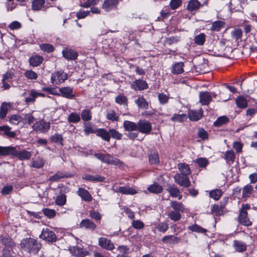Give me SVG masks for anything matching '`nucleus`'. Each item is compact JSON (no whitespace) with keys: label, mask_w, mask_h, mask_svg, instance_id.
<instances>
[{"label":"nucleus","mask_w":257,"mask_h":257,"mask_svg":"<svg viewBox=\"0 0 257 257\" xmlns=\"http://www.w3.org/2000/svg\"><path fill=\"white\" fill-rule=\"evenodd\" d=\"M195 162L201 168H205L209 164L208 161L206 159L203 158L197 159L195 161Z\"/></svg>","instance_id":"obj_63"},{"label":"nucleus","mask_w":257,"mask_h":257,"mask_svg":"<svg viewBox=\"0 0 257 257\" xmlns=\"http://www.w3.org/2000/svg\"><path fill=\"white\" fill-rule=\"evenodd\" d=\"M229 119L226 116H221L219 117L216 121L214 122V125L215 126H220L227 122H228Z\"/></svg>","instance_id":"obj_49"},{"label":"nucleus","mask_w":257,"mask_h":257,"mask_svg":"<svg viewBox=\"0 0 257 257\" xmlns=\"http://www.w3.org/2000/svg\"><path fill=\"white\" fill-rule=\"evenodd\" d=\"M11 104L7 102H3L0 107V118L4 119L6 117L9 108L10 107Z\"/></svg>","instance_id":"obj_30"},{"label":"nucleus","mask_w":257,"mask_h":257,"mask_svg":"<svg viewBox=\"0 0 257 257\" xmlns=\"http://www.w3.org/2000/svg\"><path fill=\"white\" fill-rule=\"evenodd\" d=\"M149 161L151 164H158L159 163L158 154L156 152L152 153L149 156Z\"/></svg>","instance_id":"obj_60"},{"label":"nucleus","mask_w":257,"mask_h":257,"mask_svg":"<svg viewBox=\"0 0 257 257\" xmlns=\"http://www.w3.org/2000/svg\"><path fill=\"white\" fill-rule=\"evenodd\" d=\"M137 124L138 130L143 134H149L152 130L151 123L146 120H140Z\"/></svg>","instance_id":"obj_9"},{"label":"nucleus","mask_w":257,"mask_h":257,"mask_svg":"<svg viewBox=\"0 0 257 257\" xmlns=\"http://www.w3.org/2000/svg\"><path fill=\"white\" fill-rule=\"evenodd\" d=\"M224 159L227 162L233 163L235 160V154L233 151L230 150L226 151L224 155Z\"/></svg>","instance_id":"obj_52"},{"label":"nucleus","mask_w":257,"mask_h":257,"mask_svg":"<svg viewBox=\"0 0 257 257\" xmlns=\"http://www.w3.org/2000/svg\"><path fill=\"white\" fill-rule=\"evenodd\" d=\"M36 118L32 115L31 113H28L24 115L23 117V121L27 122L29 125L34 124Z\"/></svg>","instance_id":"obj_62"},{"label":"nucleus","mask_w":257,"mask_h":257,"mask_svg":"<svg viewBox=\"0 0 257 257\" xmlns=\"http://www.w3.org/2000/svg\"><path fill=\"white\" fill-rule=\"evenodd\" d=\"M45 0H34L32 3V9L34 11H39L43 7Z\"/></svg>","instance_id":"obj_41"},{"label":"nucleus","mask_w":257,"mask_h":257,"mask_svg":"<svg viewBox=\"0 0 257 257\" xmlns=\"http://www.w3.org/2000/svg\"><path fill=\"white\" fill-rule=\"evenodd\" d=\"M132 88L136 90H144L148 88V84L145 81L139 79L133 83Z\"/></svg>","instance_id":"obj_18"},{"label":"nucleus","mask_w":257,"mask_h":257,"mask_svg":"<svg viewBox=\"0 0 257 257\" xmlns=\"http://www.w3.org/2000/svg\"><path fill=\"white\" fill-rule=\"evenodd\" d=\"M169 217L174 221L179 220L181 218V215L180 212L178 211H171L168 214Z\"/></svg>","instance_id":"obj_53"},{"label":"nucleus","mask_w":257,"mask_h":257,"mask_svg":"<svg viewBox=\"0 0 257 257\" xmlns=\"http://www.w3.org/2000/svg\"><path fill=\"white\" fill-rule=\"evenodd\" d=\"M96 135L101 137L103 140L106 142L110 141L109 131L107 132L104 128H99L96 130Z\"/></svg>","instance_id":"obj_27"},{"label":"nucleus","mask_w":257,"mask_h":257,"mask_svg":"<svg viewBox=\"0 0 257 257\" xmlns=\"http://www.w3.org/2000/svg\"><path fill=\"white\" fill-rule=\"evenodd\" d=\"M43 61V58L40 55H34L29 59L30 64L33 67L39 66Z\"/></svg>","instance_id":"obj_29"},{"label":"nucleus","mask_w":257,"mask_h":257,"mask_svg":"<svg viewBox=\"0 0 257 257\" xmlns=\"http://www.w3.org/2000/svg\"><path fill=\"white\" fill-rule=\"evenodd\" d=\"M81 116L83 120L88 121L91 119V111L89 109L83 110L81 113Z\"/></svg>","instance_id":"obj_55"},{"label":"nucleus","mask_w":257,"mask_h":257,"mask_svg":"<svg viewBox=\"0 0 257 257\" xmlns=\"http://www.w3.org/2000/svg\"><path fill=\"white\" fill-rule=\"evenodd\" d=\"M231 36L236 41L240 39L242 36V31L240 29H235L231 32Z\"/></svg>","instance_id":"obj_59"},{"label":"nucleus","mask_w":257,"mask_h":257,"mask_svg":"<svg viewBox=\"0 0 257 257\" xmlns=\"http://www.w3.org/2000/svg\"><path fill=\"white\" fill-rule=\"evenodd\" d=\"M110 138L111 137L113 139L120 140L122 138V134L119 133L115 129L112 128L109 130Z\"/></svg>","instance_id":"obj_57"},{"label":"nucleus","mask_w":257,"mask_h":257,"mask_svg":"<svg viewBox=\"0 0 257 257\" xmlns=\"http://www.w3.org/2000/svg\"><path fill=\"white\" fill-rule=\"evenodd\" d=\"M188 229L190 230H192V231L197 232L198 233H205L207 231L206 229H204L197 224L189 226L188 227Z\"/></svg>","instance_id":"obj_56"},{"label":"nucleus","mask_w":257,"mask_h":257,"mask_svg":"<svg viewBox=\"0 0 257 257\" xmlns=\"http://www.w3.org/2000/svg\"><path fill=\"white\" fill-rule=\"evenodd\" d=\"M202 113L201 111L191 110L188 113V116L190 120L197 121L202 117Z\"/></svg>","instance_id":"obj_36"},{"label":"nucleus","mask_w":257,"mask_h":257,"mask_svg":"<svg viewBox=\"0 0 257 257\" xmlns=\"http://www.w3.org/2000/svg\"><path fill=\"white\" fill-rule=\"evenodd\" d=\"M224 24V23L221 21H216L212 23L210 30L212 31H219L223 28Z\"/></svg>","instance_id":"obj_43"},{"label":"nucleus","mask_w":257,"mask_h":257,"mask_svg":"<svg viewBox=\"0 0 257 257\" xmlns=\"http://www.w3.org/2000/svg\"><path fill=\"white\" fill-rule=\"evenodd\" d=\"M81 118L80 115L76 112L71 113L67 117V120L71 123H78L80 121Z\"/></svg>","instance_id":"obj_40"},{"label":"nucleus","mask_w":257,"mask_h":257,"mask_svg":"<svg viewBox=\"0 0 257 257\" xmlns=\"http://www.w3.org/2000/svg\"><path fill=\"white\" fill-rule=\"evenodd\" d=\"M45 162L42 158H38L37 160L33 161L32 166L36 168H40L44 165Z\"/></svg>","instance_id":"obj_64"},{"label":"nucleus","mask_w":257,"mask_h":257,"mask_svg":"<svg viewBox=\"0 0 257 257\" xmlns=\"http://www.w3.org/2000/svg\"><path fill=\"white\" fill-rule=\"evenodd\" d=\"M184 64L182 62L176 63L173 66L172 72L174 74H181L184 71Z\"/></svg>","instance_id":"obj_39"},{"label":"nucleus","mask_w":257,"mask_h":257,"mask_svg":"<svg viewBox=\"0 0 257 257\" xmlns=\"http://www.w3.org/2000/svg\"><path fill=\"white\" fill-rule=\"evenodd\" d=\"M118 0H105L102 5V9L106 12H108L116 8Z\"/></svg>","instance_id":"obj_11"},{"label":"nucleus","mask_w":257,"mask_h":257,"mask_svg":"<svg viewBox=\"0 0 257 257\" xmlns=\"http://www.w3.org/2000/svg\"><path fill=\"white\" fill-rule=\"evenodd\" d=\"M38 97V92L35 90L32 89L30 91L29 96L26 98L25 102L26 103L33 102L35 99Z\"/></svg>","instance_id":"obj_51"},{"label":"nucleus","mask_w":257,"mask_h":257,"mask_svg":"<svg viewBox=\"0 0 257 257\" xmlns=\"http://www.w3.org/2000/svg\"><path fill=\"white\" fill-rule=\"evenodd\" d=\"M0 130L5 132V133L10 137H15L16 134L14 132H11V128L8 126H4L0 127Z\"/></svg>","instance_id":"obj_58"},{"label":"nucleus","mask_w":257,"mask_h":257,"mask_svg":"<svg viewBox=\"0 0 257 257\" xmlns=\"http://www.w3.org/2000/svg\"><path fill=\"white\" fill-rule=\"evenodd\" d=\"M187 118V115L185 114H174L171 118V120L173 121L182 122Z\"/></svg>","instance_id":"obj_61"},{"label":"nucleus","mask_w":257,"mask_h":257,"mask_svg":"<svg viewBox=\"0 0 257 257\" xmlns=\"http://www.w3.org/2000/svg\"><path fill=\"white\" fill-rule=\"evenodd\" d=\"M253 189L251 185H246L242 189V197L247 198L249 197L253 192Z\"/></svg>","instance_id":"obj_46"},{"label":"nucleus","mask_w":257,"mask_h":257,"mask_svg":"<svg viewBox=\"0 0 257 257\" xmlns=\"http://www.w3.org/2000/svg\"><path fill=\"white\" fill-rule=\"evenodd\" d=\"M167 190L172 197L178 198L179 200L181 199L182 195H181L180 190L176 186L170 185L168 187Z\"/></svg>","instance_id":"obj_20"},{"label":"nucleus","mask_w":257,"mask_h":257,"mask_svg":"<svg viewBox=\"0 0 257 257\" xmlns=\"http://www.w3.org/2000/svg\"><path fill=\"white\" fill-rule=\"evenodd\" d=\"M66 202V196L64 194L58 195L55 199V203L59 206H63Z\"/></svg>","instance_id":"obj_47"},{"label":"nucleus","mask_w":257,"mask_h":257,"mask_svg":"<svg viewBox=\"0 0 257 257\" xmlns=\"http://www.w3.org/2000/svg\"><path fill=\"white\" fill-rule=\"evenodd\" d=\"M171 206L175 211H178L180 213L183 212L185 211V207L181 203L176 201L171 202Z\"/></svg>","instance_id":"obj_37"},{"label":"nucleus","mask_w":257,"mask_h":257,"mask_svg":"<svg viewBox=\"0 0 257 257\" xmlns=\"http://www.w3.org/2000/svg\"><path fill=\"white\" fill-rule=\"evenodd\" d=\"M63 56L68 60H75L77 58L76 52L70 49H65L62 51Z\"/></svg>","instance_id":"obj_19"},{"label":"nucleus","mask_w":257,"mask_h":257,"mask_svg":"<svg viewBox=\"0 0 257 257\" xmlns=\"http://www.w3.org/2000/svg\"><path fill=\"white\" fill-rule=\"evenodd\" d=\"M94 156L101 162L114 165H118L121 163L120 160L114 158L108 154L95 153Z\"/></svg>","instance_id":"obj_4"},{"label":"nucleus","mask_w":257,"mask_h":257,"mask_svg":"<svg viewBox=\"0 0 257 257\" xmlns=\"http://www.w3.org/2000/svg\"><path fill=\"white\" fill-rule=\"evenodd\" d=\"M123 126L125 131L130 132L138 130V124L128 120L124 121Z\"/></svg>","instance_id":"obj_26"},{"label":"nucleus","mask_w":257,"mask_h":257,"mask_svg":"<svg viewBox=\"0 0 257 257\" xmlns=\"http://www.w3.org/2000/svg\"><path fill=\"white\" fill-rule=\"evenodd\" d=\"M222 191L220 189H215L212 190L209 193L210 197L215 200H218L222 195Z\"/></svg>","instance_id":"obj_48"},{"label":"nucleus","mask_w":257,"mask_h":257,"mask_svg":"<svg viewBox=\"0 0 257 257\" xmlns=\"http://www.w3.org/2000/svg\"><path fill=\"white\" fill-rule=\"evenodd\" d=\"M178 169L182 175L188 176L191 173L190 168L188 165L185 163H179L177 165Z\"/></svg>","instance_id":"obj_24"},{"label":"nucleus","mask_w":257,"mask_h":257,"mask_svg":"<svg viewBox=\"0 0 257 257\" xmlns=\"http://www.w3.org/2000/svg\"><path fill=\"white\" fill-rule=\"evenodd\" d=\"M21 121H23V117L19 114L12 115L9 119V122L14 125H18Z\"/></svg>","instance_id":"obj_45"},{"label":"nucleus","mask_w":257,"mask_h":257,"mask_svg":"<svg viewBox=\"0 0 257 257\" xmlns=\"http://www.w3.org/2000/svg\"><path fill=\"white\" fill-rule=\"evenodd\" d=\"M68 78L67 74L63 71H57L51 74V82L54 85H59Z\"/></svg>","instance_id":"obj_6"},{"label":"nucleus","mask_w":257,"mask_h":257,"mask_svg":"<svg viewBox=\"0 0 257 257\" xmlns=\"http://www.w3.org/2000/svg\"><path fill=\"white\" fill-rule=\"evenodd\" d=\"M71 253L77 257H84L89 254L88 251L78 246H72L69 248Z\"/></svg>","instance_id":"obj_12"},{"label":"nucleus","mask_w":257,"mask_h":257,"mask_svg":"<svg viewBox=\"0 0 257 257\" xmlns=\"http://www.w3.org/2000/svg\"><path fill=\"white\" fill-rule=\"evenodd\" d=\"M51 123L50 122L45 121L44 119H40L36 121L32 125L34 131L39 133H46L50 128Z\"/></svg>","instance_id":"obj_5"},{"label":"nucleus","mask_w":257,"mask_h":257,"mask_svg":"<svg viewBox=\"0 0 257 257\" xmlns=\"http://www.w3.org/2000/svg\"><path fill=\"white\" fill-rule=\"evenodd\" d=\"M211 93L207 91H201L199 94V101L202 105H208L212 100Z\"/></svg>","instance_id":"obj_13"},{"label":"nucleus","mask_w":257,"mask_h":257,"mask_svg":"<svg viewBox=\"0 0 257 257\" xmlns=\"http://www.w3.org/2000/svg\"><path fill=\"white\" fill-rule=\"evenodd\" d=\"M82 179L84 180L94 182H103L104 181V177L99 175H91L89 174H84L82 176Z\"/></svg>","instance_id":"obj_21"},{"label":"nucleus","mask_w":257,"mask_h":257,"mask_svg":"<svg viewBox=\"0 0 257 257\" xmlns=\"http://www.w3.org/2000/svg\"><path fill=\"white\" fill-rule=\"evenodd\" d=\"M58 92L60 95L68 99H73L75 95L73 93V89L70 87H63L59 88Z\"/></svg>","instance_id":"obj_10"},{"label":"nucleus","mask_w":257,"mask_h":257,"mask_svg":"<svg viewBox=\"0 0 257 257\" xmlns=\"http://www.w3.org/2000/svg\"><path fill=\"white\" fill-rule=\"evenodd\" d=\"M235 103L238 107L244 108L247 106L248 101L243 96H239L236 99Z\"/></svg>","instance_id":"obj_32"},{"label":"nucleus","mask_w":257,"mask_h":257,"mask_svg":"<svg viewBox=\"0 0 257 257\" xmlns=\"http://www.w3.org/2000/svg\"><path fill=\"white\" fill-rule=\"evenodd\" d=\"M80 227L86 229L94 230L96 228L95 224L88 219L82 220L80 223Z\"/></svg>","instance_id":"obj_17"},{"label":"nucleus","mask_w":257,"mask_h":257,"mask_svg":"<svg viewBox=\"0 0 257 257\" xmlns=\"http://www.w3.org/2000/svg\"><path fill=\"white\" fill-rule=\"evenodd\" d=\"M12 156L18 158L20 160H28L32 156V153L26 150L17 151L14 147H2L0 146V156Z\"/></svg>","instance_id":"obj_1"},{"label":"nucleus","mask_w":257,"mask_h":257,"mask_svg":"<svg viewBox=\"0 0 257 257\" xmlns=\"http://www.w3.org/2000/svg\"><path fill=\"white\" fill-rule=\"evenodd\" d=\"M21 247L28 252L32 253H36L41 248V244L38 243L37 240L33 238H26L21 241Z\"/></svg>","instance_id":"obj_2"},{"label":"nucleus","mask_w":257,"mask_h":257,"mask_svg":"<svg viewBox=\"0 0 257 257\" xmlns=\"http://www.w3.org/2000/svg\"><path fill=\"white\" fill-rule=\"evenodd\" d=\"M76 193L85 201L89 202L92 200V197L89 192L83 188H78Z\"/></svg>","instance_id":"obj_15"},{"label":"nucleus","mask_w":257,"mask_h":257,"mask_svg":"<svg viewBox=\"0 0 257 257\" xmlns=\"http://www.w3.org/2000/svg\"><path fill=\"white\" fill-rule=\"evenodd\" d=\"M148 191L155 194L160 193L163 190V187L157 183H154L148 187Z\"/></svg>","instance_id":"obj_35"},{"label":"nucleus","mask_w":257,"mask_h":257,"mask_svg":"<svg viewBox=\"0 0 257 257\" xmlns=\"http://www.w3.org/2000/svg\"><path fill=\"white\" fill-rule=\"evenodd\" d=\"M40 238L51 242H55L57 240L55 233L48 228L43 229Z\"/></svg>","instance_id":"obj_8"},{"label":"nucleus","mask_w":257,"mask_h":257,"mask_svg":"<svg viewBox=\"0 0 257 257\" xmlns=\"http://www.w3.org/2000/svg\"><path fill=\"white\" fill-rule=\"evenodd\" d=\"M229 8L231 12H240L242 9L237 0H232L229 4Z\"/></svg>","instance_id":"obj_34"},{"label":"nucleus","mask_w":257,"mask_h":257,"mask_svg":"<svg viewBox=\"0 0 257 257\" xmlns=\"http://www.w3.org/2000/svg\"><path fill=\"white\" fill-rule=\"evenodd\" d=\"M117 192L123 194L134 195L137 193L136 190L129 186H121L117 189Z\"/></svg>","instance_id":"obj_28"},{"label":"nucleus","mask_w":257,"mask_h":257,"mask_svg":"<svg viewBox=\"0 0 257 257\" xmlns=\"http://www.w3.org/2000/svg\"><path fill=\"white\" fill-rule=\"evenodd\" d=\"M173 178L175 182L181 187L188 188L191 185L188 176L184 175L182 174H176Z\"/></svg>","instance_id":"obj_7"},{"label":"nucleus","mask_w":257,"mask_h":257,"mask_svg":"<svg viewBox=\"0 0 257 257\" xmlns=\"http://www.w3.org/2000/svg\"><path fill=\"white\" fill-rule=\"evenodd\" d=\"M250 208V205L247 204H242L238 218L239 223L246 226H248L251 224V222L247 217V213L246 211V210L249 209Z\"/></svg>","instance_id":"obj_3"},{"label":"nucleus","mask_w":257,"mask_h":257,"mask_svg":"<svg viewBox=\"0 0 257 257\" xmlns=\"http://www.w3.org/2000/svg\"><path fill=\"white\" fill-rule=\"evenodd\" d=\"M68 177L69 176L67 175L66 173L58 171L54 175L50 177L49 179V181L52 182H57L61 179Z\"/></svg>","instance_id":"obj_31"},{"label":"nucleus","mask_w":257,"mask_h":257,"mask_svg":"<svg viewBox=\"0 0 257 257\" xmlns=\"http://www.w3.org/2000/svg\"><path fill=\"white\" fill-rule=\"evenodd\" d=\"M24 76L28 79L36 80L38 78V74L32 70H27L25 73Z\"/></svg>","instance_id":"obj_54"},{"label":"nucleus","mask_w":257,"mask_h":257,"mask_svg":"<svg viewBox=\"0 0 257 257\" xmlns=\"http://www.w3.org/2000/svg\"><path fill=\"white\" fill-rule=\"evenodd\" d=\"M202 5L197 0H190L187 6V9L192 12L196 11L201 7Z\"/></svg>","instance_id":"obj_25"},{"label":"nucleus","mask_w":257,"mask_h":257,"mask_svg":"<svg viewBox=\"0 0 257 257\" xmlns=\"http://www.w3.org/2000/svg\"><path fill=\"white\" fill-rule=\"evenodd\" d=\"M98 244L101 247L107 250H111L114 248V244L110 240L105 237H100Z\"/></svg>","instance_id":"obj_14"},{"label":"nucleus","mask_w":257,"mask_h":257,"mask_svg":"<svg viewBox=\"0 0 257 257\" xmlns=\"http://www.w3.org/2000/svg\"><path fill=\"white\" fill-rule=\"evenodd\" d=\"M9 246H6L3 250V257H14V252L12 247L15 245V243L11 239L9 241Z\"/></svg>","instance_id":"obj_22"},{"label":"nucleus","mask_w":257,"mask_h":257,"mask_svg":"<svg viewBox=\"0 0 257 257\" xmlns=\"http://www.w3.org/2000/svg\"><path fill=\"white\" fill-rule=\"evenodd\" d=\"M90 122H85L84 124V132L85 135L88 136L90 134L96 133V130Z\"/></svg>","instance_id":"obj_33"},{"label":"nucleus","mask_w":257,"mask_h":257,"mask_svg":"<svg viewBox=\"0 0 257 257\" xmlns=\"http://www.w3.org/2000/svg\"><path fill=\"white\" fill-rule=\"evenodd\" d=\"M105 116L109 120L117 121L119 119V115L118 113H116L114 110L110 109L107 110Z\"/></svg>","instance_id":"obj_23"},{"label":"nucleus","mask_w":257,"mask_h":257,"mask_svg":"<svg viewBox=\"0 0 257 257\" xmlns=\"http://www.w3.org/2000/svg\"><path fill=\"white\" fill-rule=\"evenodd\" d=\"M206 36L204 33H200L195 36L194 40L196 44L199 46L203 45L205 41Z\"/></svg>","instance_id":"obj_44"},{"label":"nucleus","mask_w":257,"mask_h":257,"mask_svg":"<svg viewBox=\"0 0 257 257\" xmlns=\"http://www.w3.org/2000/svg\"><path fill=\"white\" fill-rule=\"evenodd\" d=\"M235 250L238 252H242L246 250V246L243 242L235 240L233 243Z\"/></svg>","instance_id":"obj_42"},{"label":"nucleus","mask_w":257,"mask_h":257,"mask_svg":"<svg viewBox=\"0 0 257 257\" xmlns=\"http://www.w3.org/2000/svg\"><path fill=\"white\" fill-rule=\"evenodd\" d=\"M180 240V237L173 235H166L162 238V242L166 244H177Z\"/></svg>","instance_id":"obj_16"},{"label":"nucleus","mask_w":257,"mask_h":257,"mask_svg":"<svg viewBox=\"0 0 257 257\" xmlns=\"http://www.w3.org/2000/svg\"><path fill=\"white\" fill-rule=\"evenodd\" d=\"M136 104L138 106L142 109H147L148 108V103L146 100L143 97H140L135 100Z\"/></svg>","instance_id":"obj_38"},{"label":"nucleus","mask_w":257,"mask_h":257,"mask_svg":"<svg viewBox=\"0 0 257 257\" xmlns=\"http://www.w3.org/2000/svg\"><path fill=\"white\" fill-rule=\"evenodd\" d=\"M50 140L51 142L55 143L56 144H60L61 146L63 145V137L61 135L59 134H55L54 135H52L51 138Z\"/></svg>","instance_id":"obj_50"}]
</instances>
